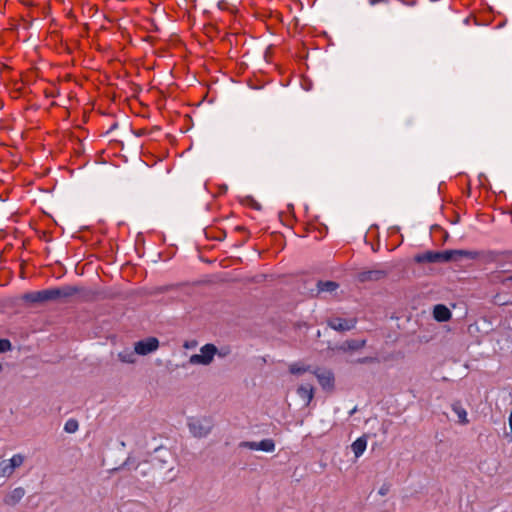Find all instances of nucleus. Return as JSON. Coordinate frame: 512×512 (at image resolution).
Instances as JSON below:
<instances>
[{
  "mask_svg": "<svg viewBox=\"0 0 512 512\" xmlns=\"http://www.w3.org/2000/svg\"><path fill=\"white\" fill-rule=\"evenodd\" d=\"M135 470L142 476V477H147V476H151L152 477V469H151V462L150 460H145L141 463H138L137 466L135 467Z\"/></svg>",
  "mask_w": 512,
  "mask_h": 512,
  "instance_id": "obj_21",
  "label": "nucleus"
},
{
  "mask_svg": "<svg viewBox=\"0 0 512 512\" xmlns=\"http://www.w3.org/2000/svg\"><path fill=\"white\" fill-rule=\"evenodd\" d=\"M196 345H197L196 341H191V342L186 341L184 344V347L185 348H194Z\"/></svg>",
  "mask_w": 512,
  "mask_h": 512,
  "instance_id": "obj_31",
  "label": "nucleus"
},
{
  "mask_svg": "<svg viewBox=\"0 0 512 512\" xmlns=\"http://www.w3.org/2000/svg\"><path fill=\"white\" fill-rule=\"evenodd\" d=\"M356 323V318L331 317L327 320L328 327L337 332L350 331L356 327Z\"/></svg>",
  "mask_w": 512,
  "mask_h": 512,
  "instance_id": "obj_8",
  "label": "nucleus"
},
{
  "mask_svg": "<svg viewBox=\"0 0 512 512\" xmlns=\"http://www.w3.org/2000/svg\"><path fill=\"white\" fill-rule=\"evenodd\" d=\"M367 447V436L363 435L359 438H357L352 444L351 449L354 452V455L356 458H359Z\"/></svg>",
  "mask_w": 512,
  "mask_h": 512,
  "instance_id": "obj_18",
  "label": "nucleus"
},
{
  "mask_svg": "<svg viewBox=\"0 0 512 512\" xmlns=\"http://www.w3.org/2000/svg\"><path fill=\"white\" fill-rule=\"evenodd\" d=\"M7 461L12 470H15L23 464L24 457L21 454H15L11 459Z\"/></svg>",
  "mask_w": 512,
  "mask_h": 512,
  "instance_id": "obj_25",
  "label": "nucleus"
},
{
  "mask_svg": "<svg viewBox=\"0 0 512 512\" xmlns=\"http://www.w3.org/2000/svg\"><path fill=\"white\" fill-rule=\"evenodd\" d=\"M355 363H358V364H371V363H379V360L376 357L366 356V357H362V358L356 359Z\"/></svg>",
  "mask_w": 512,
  "mask_h": 512,
  "instance_id": "obj_28",
  "label": "nucleus"
},
{
  "mask_svg": "<svg viewBox=\"0 0 512 512\" xmlns=\"http://www.w3.org/2000/svg\"><path fill=\"white\" fill-rule=\"evenodd\" d=\"M79 428L78 421L76 419H69L64 425V431L67 433H75Z\"/></svg>",
  "mask_w": 512,
  "mask_h": 512,
  "instance_id": "obj_24",
  "label": "nucleus"
},
{
  "mask_svg": "<svg viewBox=\"0 0 512 512\" xmlns=\"http://www.w3.org/2000/svg\"><path fill=\"white\" fill-rule=\"evenodd\" d=\"M448 233L447 232H444V240H446L448 238Z\"/></svg>",
  "mask_w": 512,
  "mask_h": 512,
  "instance_id": "obj_40",
  "label": "nucleus"
},
{
  "mask_svg": "<svg viewBox=\"0 0 512 512\" xmlns=\"http://www.w3.org/2000/svg\"><path fill=\"white\" fill-rule=\"evenodd\" d=\"M432 230H442V228L439 225L432 226Z\"/></svg>",
  "mask_w": 512,
  "mask_h": 512,
  "instance_id": "obj_37",
  "label": "nucleus"
},
{
  "mask_svg": "<svg viewBox=\"0 0 512 512\" xmlns=\"http://www.w3.org/2000/svg\"><path fill=\"white\" fill-rule=\"evenodd\" d=\"M136 354L135 349L133 351L126 349L118 353V359L123 363L133 364L136 361Z\"/></svg>",
  "mask_w": 512,
  "mask_h": 512,
  "instance_id": "obj_20",
  "label": "nucleus"
},
{
  "mask_svg": "<svg viewBox=\"0 0 512 512\" xmlns=\"http://www.w3.org/2000/svg\"><path fill=\"white\" fill-rule=\"evenodd\" d=\"M450 252H451L452 262H459L464 259L476 260L483 255V252H480V251L464 250V249L450 250Z\"/></svg>",
  "mask_w": 512,
  "mask_h": 512,
  "instance_id": "obj_11",
  "label": "nucleus"
},
{
  "mask_svg": "<svg viewBox=\"0 0 512 512\" xmlns=\"http://www.w3.org/2000/svg\"><path fill=\"white\" fill-rule=\"evenodd\" d=\"M130 460H131V458L128 457L127 460L118 469H121V468H124V467H128L130 465Z\"/></svg>",
  "mask_w": 512,
  "mask_h": 512,
  "instance_id": "obj_32",
  "label": "nucleus"
},
{
  "mask_svg": "<svg viewBox=\"0 0 512 512\" xmlns=\"http://www.w3.org/2000/svg\"><path fill=\"white\" fill-rule=\"evenodd\" d=\"M56 288V294L58 301H68L74 296H78L79 299L87 301L94 297L92 290L86 289L83 286L78 285H64Z\"/></svg>",
  "mask_w": 512,
  "mask_h": 512,
  "instance_id": "obj_2",
  "label": "nucleus"
},
{
  "mask_svg": "<svg viewBox=\"0 0 512 512\" xmlns=\"http://www.w3.org/2000/svg\"><path fill=\"white\" fill-rule=\"evenodd\" d=\"M46 95L47 97H54V94L52 92H49V94L47 93Z\"/></svg>",
  "mask_w": 512,
  "mask_h": 512,
  "instance_id": "obj_39",
  "label": "nucleus"
},
{
  "mask_svg": "<svg viewBox=\"0 0 512 512\" xmlns=\"http://www.w3.org/2000/svg\"><path fill=\"white\" fill-rule=\"evenodd\" d=\"M508 282H512V275L503 279L502 284L506 285Z\"/></svg>",
  "mask_w": 512,
  "mask_h": 512,
  "instance_id": "obj_33",
  "label": "nucleus"
},
{
  "mask_svg": "<svg viewBox=\"0 0 512 512\" xmlns=\"http://www.w3.org/2000/svg\"><path fill=\"white\" fill-rule=\"evenodd\" d=\"M386 0H369L370 4L371 5H375L377 3H380V2H385Z\"/></svg>",
  "mask_w": 512,
  "mask_h": 512,
  "instance_id": "obj_35",
  "label": "nucleus"
},
{
  "mask_svg": "<svg viewBox=\"0 0 512 512\" xmlns=\"http://www.w3.org/2000/svg\"><path fill=\"white\" fill-rule=\"evenodd\" d=\"M389 490H390V485L385 483V484H383V485L380 487V489H379L378 493H379L381 496H385L386 494H388Z\"/></svg>",
  "mask_w": 512,
  "mask_h": 512,
  "instance_id": "obj_30",
  "label": "nucleus"
},
{
  "mask_svg": "<svg viewBox=\"0 0 512 512\" xmlns=\"http://www.w3.org/2000/svg\"><path fill=\"white\" fill-rule=\"evenodd\" d=\"M339 283L335 281H323L318 280L316 283V292L314 293V290L311 291V296L313 297H319L322 293H329L332 294L339 288Z\"/></svg>",
  "mask_w": 512,
  "mask_h": 512,
  "instance_id": "obj_12",
  "label": "nucleus"
},
{
  "mask_svg": "<svg viewBox=\"0 0 512 512\" xmlns=\"http://www.w3.org/2000/svg\"><path fill=\"white\" fill-rule=\"evenodd\" d=\"M152 479H161L164 482H171L175 478L169 475L174 470L175 457L167 448L159 447L155 449L150 457Z\"/></svg>",
  "mask_w": 512,
  "mask_h": 512,
  "instance_id": "obj_1",
  "label": "nucleus"
},
{
  "mask_svg": "<svg viewBox=\"0 0 512 512\" xmlns=\"http://www.w3.org/2000/svg\"><path fill=\"white\" fill-rule=\"evenodd\" d=\"M3 370V366L2 364L0 363V372Z\"/></svg>",
  "mask_w": 512,
  "mask_h": 512,
  "instance_id": "obj_44",
  "label": "nucleus"
},
{
  "mask_svg": "<svg viewBox=\"0 0 512 512\" xmlns=\"http://www.w3.org/2000/svg\"><path fill=\"white\" fill-rule=\"evenodd\" d=\"M188 427L194 437H206L213 428V422L210 418H190L188 420Z\"/></svg>",
  "mask_w": 512,
  "mask_h": 512,
  "instance_id": "obj_6",
  "label": "nucleus"
},
{
  "mask_svg": "<svg viewBox=\"0 0 512 512\" xmlns=\"http://www.w3.org/2000/svg\"><path fill=\"white\" fill-rule=\"evenodd\" d=\"M14 470L9 466L7 460H3L0 462V477H10L13 474Z\"/></svg>",
  "mask_w": 512,
  "mask_h": 512,
  "instance_id": "obj_23",
  "label": "nucleus"
},
{
  "mask_svg": "<svg viewBox=\"0 0 512 512\" xmlns=\"http://www.w3.org/2000/svg\"><path fill=\"white\" fill-rule=\"evenodd\" d=\"M24 495L25 489L22 487H17L4 497L3 502L8 506H15L20 502Z\"/></svg>",
  "mask_w": 512,
  "mask_h": 512,
  "instance_id": "obj_15",
  "label": "nucleus"
},
{
  "mask_svg": "<svg viewBox=\"0 0 512 512\" xmlns=\"http://www.w3.org/2000/svg\"><path fill=\"white\" fill-rule=\"evenodd\" d=\"M242 202L258 211H260L262 208L261 205L252 196H246Z\"/></svg>",
  "mask_w": 512,
  "mask_h": 512,
  "instance_id": "obj_26",
  "label": "nucleus"
},
{
  "mask_svg": "<svg viewBox=\"0 0 512 512\" xmlns=\"http://www.w3.org/2000/svg\"><path fill=\"white\" fill-rule=\"evenodd\" d=\"M452 314L449 308L444 304H437L433 308V317L438 322H446L450 320Z\"/></svg>",
  "mask_w": 512,
  "mask_h": 512,
  "instance_id": "obj_14",
  "label": "nucleus"
},
{
  "mask_svg": "<svg viewBox=\"0 0 512 512\" xmlns=\"http://www.w3.org/2000/svg\"><path fill=\"white\" fill-rule=\"evenodd\" d=\"M22 301L30 306L43 304L50 301H58L56 288L27 292L22 295Z\"/></svg>",
  "mask_w": 512,
  "mask_h": 512,
  "instance_id": "obj_3",
  "label": "nucleus"
},
{
  "mask_svg": "<svg viewBox=\"0 0 512 512\" xmlns=\"http://www.w3.org/2000/svg\"><path fill=\"white\" fill-rule=\"evenodd\" d=\"M288 208H289V209H291V210H293V209H294L293 204H289V205H288Z\"/></svg>",
  "mask_w": 512,
  "mask_h": 512,
  "instance_id": "obj_41",
  "label": "nucleus"
},
{
  "mask_svg": "<svg viewBox=\"0 0 512 512\" xmlns=\"http://www.w3.org/2000/svg\"><path fill=\"white\" fill-rule=\"evenodd\" d=\"M169 289H170V286H163V287L159 288V291L163 293V292L168 291Z\"/></svg>",
  "mask_w": 512,
  "mask_h": 512,
  "instance_id": "obj_36",
  "label": "nucleus"
},
{
  "mask_svg": "<svg viewBox=\"0 0 512 512\" xmlns=\"http://www.w3.org/2000/svg\"><path fill=\"white\" fill-rule=\"evenodd\" d=\"M231 353V348L229 346H223L220 349H218V352L216 353L217 356L220 358H225Z\"/></svg>",
  "mask_w": 512,
  "mask_h": 512,
  "instance_id": "obj_29",
  "label": "nucleus"
},
{
  "mask_svg": "<svg viewBox=\"0 0 512 512\" xmlns=\"http://www.w3.org/2000/svg\"><path fill=\"white\" fill-rule=\"evenodd\" d=\"M312 371L311 366H304L298 363L291 364L289 367V372L293 375H301L305 372Z\"/></svg>",
  "mask_w": 512,
  "mask_h": 512,
  "instance_id": "obj_22",
  "label": "nucleus"
},
{
  "mask_svg": "<svg viewBox=\"0 0 512 512\" xmlns=\"http://www.w3.org/2000/svg\"><path fill=\"white\" fill-rule=\"evenodd\" d=\"M133 133H134L137 137H140V136L144 135V133H145V132H144V130H138V131H134Z\"/></svg>",
  "mask_w": 512,
  "mask_h": 512,
  "instance_id": "obj_34",
  "label": "nucleus"
},
{
  "mask_svg": "<svg viewBox=\"0 0 512 512\" xmlns=\"http://www.w3.org/2000/svg\"><path fill=\"white\" fill-rule=\"evenodd\" d=\"M355 411H356V408H354V409L350 412V414L355 413Z\"/></svg>",
  "mask_w": 512,
  "mask_h": 512,
  "instance_id": "obj_42",
  "label": "nucleus"
},
{
  "mask_svg": "<svg viewBox=\"0 0 512 512\" xmlns=\"http://www.w3.org/2000/svg\"><path fill=\"white\" fill-rule=\"evenodd\" d=\"M117 127H118V124H117V123H114V124L111 126L110 131H111V130L116 129Z\"/></svg>",
  "mask_w": 512,
  "mask_h": 512,
  "instance_id": "obj_38",
  "label": "nucleus"
},
{
  "mask_svg": "<svg viewBox=\"0 0 512 512\" xmlns=\"http://www.w3.org/2000/svg\"><path fill=\"white\" fill-rule=\"evenodd\" d=\"M239 447L249 448L251 450H261L264 452H273L275 450V442L273 439L266 438L260 442L242 441Z\"/></svg>",
  "mask_w": 512,
  "mask_h": 512,
  "instance_id": "obj_10",
  "label": "nucleus"
},
{
  "mask_svg": "<svg viewBox=\"0 0 512 512\" xmlns=\"http://www.w3.org/2000/svg\"><path fill=\"white\" fill-rule=\"evenodd\" d=\"M237 229H238V230H244V228H243V227H240V226H239V227H237Z\"/></svg>",
  "mask_w": 512,
  "mask_h": 512,
  "instance_id": "obj_43",
  "label": "nucleus"
},
{
  "mask_svg": "<svg viewBox=\"0 0 512 512\" xmlns=\"http://www.w3.org/2000/svg\"><path fill=\"white\" fill-rule=\"evenodd\" d=\"M389 271L382 268L363 270L357 273L356 278L361 283L376 282L387 277Z\"/></svg>",
  "mask_w": 512,
  "mask_h": 512,
  "instance_id": "obj_7",
  "label": "nucleus"
},
{
  "mask_svg": "<svg viewBox=\"0 0 512 512\" xmlns=\"http://www.w3.org/2000/svg\"><path fill=\"white\" fill-rule=\"evenodd\" d=\"M297 394L305 401V406H308L314 397V387L311 384L300 385Z\"/></svg>",
  "mask_w": 512,
  "mask_h": 512,
  "instance_id": "obj_17",
  "label": "nucleus"
},
{
  "mask_svg": "<svg viewBox=\"0 0 512 512\" xmlns=\"http://www.w3.org/2000/svg\"><path fill=\"white\" fill-rule=\"evenodd\" d=\"M416 263H447L452 262L450 250L444 251H426L421 254H417L414 257Z\"/></svg>",
  "mask_w": 512,
  "mask_h": 512,
  "instance_id": "obj_5",
  "label": "nucleus"
},
{
  "mask_svg": "<svg viewBox=\"0 0 512 512\" xmlns=\"http://www.w3.org/2000/svg\"><path fill=\"white\" fill-rule=\"evenodd\" d=\"M12 350V343L8 339L0 338V353Z\"/></svg>",
  "mask_w": 512,
  "mask_h": 512,
  "instance_id": "obj_27",
  "label": "nucleus"
},
{
  "mask_svg": "<svg viewBox=\"0 0 512 512\" xmlns=\"http://www.w3.org/2000/svg\"><path fill=\"white\" fill-rule=\"evenodd\" d=\"M218 348L212 344L207 343L200 348V354H193L189 358V363L192 365L207 366L212 363Z\"/></svg>",
  "mask_w": 512,
  "mask_h": 512,
  "instance_id": "obj_4",
  "label": "nucleus"
},
{
  "mask_svg": "<svg viewBox=\"0 0 512 512\" xmlns=\"http://www.w3.org/2000/svg\"><path fill=\"white\" fill-rule=\"evenodd\" d=\"M313 373L317 377L319 384L321 385V387L324 390H331L334 388V380L335 379H334V374L331 371L315 370V371H313Z\"/></svg>",
  "mask_w": 512,
  "mask_h": 512,
  "instance_id": "obj_13",
  "label": "nucleus"
},
{
  "mask_svg": "<svg viewBox=\"0 0 512 512\" xmlns=\"http://www.w3.org/2000/svg\"><path fill=\"white\" fill-rule=\"evenodd\" d=\"M135 352L137 355L145 356L156 351L159 347V340L156 337H147L135 342Z\"/></svg>",
  "mask_w": 512,
  "mask_h": 512,
  "instance_id": "obj_9",
  "label": "nucleus"
},
{
  "mask_svg": "<svg viewBox=\"0 0 512 512\" xmlns=\"http://www.w3.org/2000/svg\"><path fill=\"white\" fill-rule=\"evenodd\" d=\"M366 345V340H358V339H350L343 342L341 345L337 346L336 349L341 350L343 352L347 351H357L363 348Z\"/></svg>",
  "mask_w": 512,
  "mask_h": 512,
  "instance_id": "obj_16",
  "label": "nucleus"
},
{
  "mask_svg": "<svg viewBox=\"0 0 512 512\" xmlns=\"http://www.w3.org/2000/svg\"><path fill=\"white\" fill-rule=\"evenodd\" d=\"M452 410L457 415L458 420H459L460 423H462V424H467L468 423L467 412L463 408V406L461 405L460 402L453 403L452 404Z\"/></svg>",
  "mask_w": 512,
  "mask_h": 512,
  "instance_id": "obj_19",
  "label": "nucleus"
}]
</instances>
